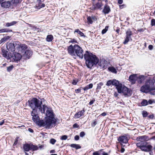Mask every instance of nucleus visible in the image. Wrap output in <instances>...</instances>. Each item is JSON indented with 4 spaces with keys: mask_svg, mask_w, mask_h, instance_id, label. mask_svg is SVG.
I'll list each match as a JSON object with an SVG mask.
<instances>
[{
    "mask_svg": "<svg viewBox=\"0 0 155 155\" xmlns=\"http://www.w3.org/2000/svg\"><path fill=\"white\" fill-rule=\"evenodd\" d=\"M56 141V140L53 138H51L50 140V143L52 144H54Z\"/></svg>",
    "mask_w": 155,
    "mask_h": 155,
    "instance_id": "ea45409f",
    "label": "nucleus"
},
{
    "mask_svg": "<svg viewBox=\"0 0 155 155\" xmlns=\"http://www.w3.org/2000/svg\"><path fill=\"white\" fill-rule=\"evenodd\" d=\"M103 5V4L101 2H98L95 4L93 3L92 6L90 8L93 11L98 9H102L101 7Z\"/></svg>",
    "mask_w": 155,
    "mask_h": 155,
    "instance_id": "9d476101",
    "label": "nucleus"
},
{
    "mask_svg": "<svg viewBox=\"0 0 155 155\" xmlns=\"http://www.w3.org/2000/svg\"><path fill=\"white\" fill-rule=\"evenodd\" d=\"M91 17L92 19L94 21H96L97 20V18L95 16H92Z\"/></svg>",
    "mask_w": 155,
    "mask_h": 155,
    "instance_id": "13d9d810",
    "label": "nucleus"
},
{
    "mask_svg": "<svg viewBox=\"0 0 155 155\" xmlns=\"http://www.w3.org/2000/svg\"><path fill=\"white\" fill-rule=\"evenodd\" d=\"M123 0H118V2L120 4H121L123 3Z\"/></svg>",
    "mask_w": 155,
    "mask_h": 155,
    "instance_id": "338daca9",
    "label": "nucleus"
},
{
    "mask_svg": "<svg viewBox=\"0 0 155 155\" xmlns=\"http://www.w3.org/2000/svg\"><path fill=\"white\" fill-rule=\"evenodd\" d=\"M76 33H77L81 36L83 37H86V36L84 35V34L80 31L79 29H76L75 30L74 32V34H75Z\"/></svg>",
    "mask_w": 155,
    "mask_h": 155,
    "instance_id": "a878e982",
    "label": "nucleus"
},
{
    "mask_svg": "<svg viewBox=\"0 0 155 155\" xmlns=\"http://www.w3.org/2000/svg\"><path fill=\"white\" fill-rule=\"evenodd\" d=\"M148 48L150 50H152L153 48V46L152 45H149Z\"/></svg>",
    "mask_w": 155,
    "mask_h": 155,
    "instance_id": "6e6d98bb",
    "label": "nucleus"
},
{
    "mask_svg": "<svg viewBox=\"0 0 155 155\" xmlns=\"http://www.w3.org/2000/svg\"><path fill=\"white\" fill-rule=\"evenodd\" d=\"M75 91L76 93H80L81 92V89H79V88L78 89L75 90Z\"/></svg>",
    "mask_w": 155,
    "mask_h": 155,
    "instance_id": "bf43d9fd",
    "label": "nucleus"
},
{
    "mask_svg": "<svg viewBox=\"0 0 155 155\" xmlns=\"http://www.w3.org/2000/svg\"><path fill=\"white\" fill-rule=\"evenodd\" d=\"M18 137H17L16 138L15 140V142L13 144V145H16L17 144V143L18 142Z\"/></svg>",
    "mask_w": 155,
    "mask_h": 155,
    "instance_id": "5fc2aeb1",
    "label": "nucleus"
},
{
    "mask_svg": "<svg viewBox=\"0 0 155 155\" xmlns=\"http://www.w3.org/2000/svg\"><path fill=\"white\" fill-rule=\"evenodd\" d=\"M126 38L123 42L124 44H127L130 40L132 41L131 36L132 35V32L130 30H128L126 33Z\"/></svg>",
    "mask_w": 155,
    "mask_h": 155,
    "instance_id": "1a4fd4ad",
    "label": "nucleus"
},
{
    "mask_svg": "<svg viewBox=\"0 0 155 155\" xmlns=\"http://www.w3.org/2000/svg\"><path fill=\"white\" fill-rule=\"evenodd\" d=\"M98 65L100 67L101 69H106L107 68L108 64L107 62L105 60H101L98 63Z\"/></svg>",
    "mask_w": 155,
    "mask_h": 155,
    "instance_id": "9b49d317",
    "label": "nucleus"
},
{
    "mask_svg": "<svg viewBox=\"0 0 155 155\" xmlns=\"http://www.w3.org/2000/svg\"><path fill=\"white\" fill-rule=\"evenodd\" d=\"M124 151H125L124 148L122 147H121V150H120L121 152L122 153H123Z\"/></svg>",
    "mask_w": 155,
    "mask_h": 155,
    "instance_id": "774afa93",
    "label": "nucleus"
},
{
    "mask_svg": "<svg viewBox=\"0 0 155 155\" xmlns=\"http://www.w3.org/2000/svg\"><path fill=\"white\" fill-rule=\"evenodd\" d=\"M48 108L47 106L45 105L44 104L42 105V107H41V108L39 107L38 109H39V110L40 111H41L42 113H45V111L46 109H47Z\"/></svg>",
    "mask_w": 155,
    "mask_h": 155,
    "instance_id": "393cba45",
    "label": "nucleus"
},
{
    "mask_svg": "<svg viewBox=\"0 0 155 155\" xmlns=\"http://www.w3.org/2000/svg\"><path fill=\"white\" fill-rule=\"evenodd\" d=\"M85 112V110L84 109L82 110L78 111L76 113L74 116V117L75 118H80L81 116H82L84 113Z\"/></svg>",
    "mask_w": 155,
    "mask_h": 155,
    "instance_id": "6ab92c4d",
    "label": "nucleus"
},
{
    "mask_svg": "<svg viewBox=\"0 0 155 155\" xmlns=\"http://www.w3.org/2000/svg\"><path fill=\"white\" fill-rule=\"evenodd\" d=\"M38 149V147L37 146L31 144V150L32 151H35L37 150Z\"/></svg>",
    "mask_w": 155,
    "mask_h": 155,
    "instance_id": "72a5a7b5",
    "label": "nucleus"
},
{
    "mask_svg": "<svg viewBox=\"0 0 155 155\" xmlns=\"http://www.w3.org/2000/svg\"><path fill=\"white\" fill-rule=\"evenodd\" d=\"M77 81L76 80H73L72 82V84L74 85H75L77 84Z\"/></svg>",
    "mask_w": 155,
    "mask_h": 155,
    "instance_id": "de8ad7c7",
    "label": "nucleus"
},
{
    "mask_svg": "<svg viewBox=\"0 0 155 155\" xmlns=\"http://www.w3.org/2000/svg\"><path fill=\"white\" fill-rule=\"evenodd\" d=\"M29 105L31 108L33 110H36V108H41L42 104V101H40L36 98H33L31 100L28 101Z\"/></svg>",
    "mask_w": 155,
    "mask_h": 155,
    "instance_id": "7ed1b4c3",
    "label": "nucleus"
},
{
    "mask_svg": "<svg viewBox=\"0 0 155 155\" xmlns=\"http://www.w3.org/2000/svg\"><path fill=\"white\" fill-rule=\"evenodd\" d=\"M68 138V136L66 135H64L62 136L60 138L61 140H65Z\"/></svg>",
    "mask_w": 155,
    "mask_h": 155,
    "instance_id": "a19ab883",
    "label": "nucleus"
},
{
    "mask_svg": "<svg viewBox=\"0 0 155 155\" xmlns=\"http://www.w3.org/2000/svg\"><path fill=\"white\" fill-rule=\"evenodd\" d=\"M12 30L7 28H3L0 29V33L3 32H11Z\"/></svg>",
    "mask_w": 155,
    "mask_h": 155,
    "instance_id": "c756f323",
    "label": "nucleus"
},
{
    "mask_svg": "<svg viewBox=\"0 0 155 155\" xmlns=\"http://www.w3.org/2000/svg\"><path fill=\"white\" fill-rule=\"evenodd\" d=\"M116 85H114V86L116 87L117 92L119 93H121L122 92V84L120 83L117 80V83Z\"/></svg>",
    "mask_w": 155,
    "mask_h": 155,
    "instance_id": "a211bd4d",
    "label": "nucleus"
},
{
    "mask_svg": "<svg viewBox=\"0 0 155 155\" xmlns=\"http://www.w3.org/2000/svg\"><path fill=\"white\" fill-rule=\"evenodd\" d=\"M87 20L88 22L90 24H92L93 23V21L91 17L90 16H89L87 18Z\"/></svg>",
    "mask_w": 155,
    "mask_h": 155,
    "instance_id": "4c0bfd02",
    "label": "nucleus"
},
{
    "mask_svg": "<svg viewBox=\"0 0 155 155\" xmlns=\"http://www.w3.org/2000/svg\"><path fill=\"white\" fill-rule=\"evenodd\" d=\"M89 89L93 87V85L92 84H90L89 85H87Z\"/></svg>",
    "mask_w": 155,
    "mask_h": 155,
    "instance_id": "4d7b16f0",
    "label": "nucleus"
},
{
    "mask_svg": "<svg viewBox=\"0 0 155 155\" xmlns=\"http://www.w3.org/2000/svg\"><path fill=\"white\" fill-rule=\"evenodd\" d=\"M27 48V46L25 44H21L19 42V43L17 44L16 49L19 52L23 53Z\"/></svg>",
    "mask_w": 155,
    "mask_h": 155,
    "instance_id": "6e6552de",
    "label": "nucleus"
},
{
    "mask_svg": "<svg viewBox=\"0 0 155 155\" xmlns=\"http://www.w3.org/2000/svg\"><path fill=\"white\" fill-rule=\"evenodd\" d=\"M136 145L137 147H139L141 150L146 152L150 151L152 148V146L150 144L148 145L147 142H144L142 143H137Z\"/></svg>",
    "mask_w": 155,
    "mask_h": 155,
    "instance_id": "20e7f679",
    "label": "nucleus"
},
{
    "mask_svg": "<svg viewBox=\"0 0 155 155\" xmlns=\"http://www.w3.org/2000/svg\"><path fill=\"white\" fill-rule=\"evenodd\" d=\"M20 0H12V1L13 2V3H14L15 4L18 3L19 2Z\"/></svg>",
    "mask_w": 155,
    "mask_h": 155,
    "instance_id": "864d4df0",
    "label": "nucleus"
},
{
    "mask_svg": "<svg viewBox=\"0 0 155 155\" xmlns=\"http://www.w3.org/2000/svg\"><path fill=\"white\" fill-rule=\"evenodd\" d=\"M79 136L78 135H76L74 137V140H78L79 139Z\"/></svg>",
    "mask_w": 155,
    "mask_h": 155,
    "instance_id": "3c124183",
    "label": "nucleus"
},
{
    "mask_svg": "<svg viewBox=\"0 0 155 155\" xmlns=\"http://www.w3.org/2000/svg\"><path fill=\"white\" fill-rule=\"evenodd\" d=\"M46 115L47 116L46 118H55L54 117V115L53 112L51 110L50 108H48L47 110L46 113Z\"/></svg>",
    "mask_w": 155,
    "mask_h": 155,
    "instance_id": "4468645a",
    "label": "nucleus"
},
{
    "mask_svg": "<svg viewBox=\"0 0 155 155\" xmlns=\"http://www.w3.org/2000/svg\"><path fill=\"white\" fill-rule=\"evenodd\" d=\"M142 115L143 117H146L148 115L147 112L146 111L143 110L142 112Z\"/></svg>",
    "mask_w": 155,
    "mask_h": 155,
    "instance_id": "58836bf2",
    "label": "nucleus"
},
{
    "mask_svg": "<svg viewBox=\"0 0 155 155\" xmlns=\"http://www.w3.org/2000/svg\"><path fill=\"white\" fill-rule=\"evenodd\" d=\"M108 70L113 73L116 74L117 73L116 70L114 67H108Z\"/></svg>",
    "mask_w": 155,
    "mask_h": 155,
    "instance_id": "cd10ccee",
    "label": "nucleus"
},
{
    "mask_svg": "<svg viewBox=\"0 0 155 155\" xmlns=\"http://www.w3.org/2000/svg\"><path fill=\"white\" fill-rule=\"evenodd\" d=\"M122 91V93L125 96L128 95L130 92V90L125 86L123 87Z\"/></svg>",
    "mask_w": 155,
    "mask_h": 155,
    "instance_id": "aec40b11",
    "label": "nucleus"
},
{
    "mask_svg": "<svg viewBox=\"0 0 155 155\" xmlns=\"http://www.w3.org/2000/svg\"><path fill=\"white\" fill-rule=\"evenodd\" d=\"M145 77L143 75H140L137 78V80L139 84L143 83L145 80Z\"/></svg>",
    "mask_w": 155,
    "mask_h": 155,
    "instance_id": "5701e85b",
    "label": "nucleus"
},
{
    "mask_svg": "<svg viewBox=\"0 0 155 155\" xmlns=\"http://www.w3.org/2000/svg\"><path fill=\"white\" fill-rule=\"evenodd\" d=\"M108 28V26H106L104 29L102 31V34H105L107 31Z\"/></svg>",
    "mask_w": 155,
    "mask_h": 155,
    "instance_id": "e433bc0d",
    "label": "nucleus"
},
{
    "mask_svg": "<svg viewBox=\"0 0 155 155\" xmlns=\"http://www.w3.org/2000/svg\"><path fill=\"white\" fill-rule=\"evenodd\" d=\"M70 146L71 147L74 148L76 149H80L81 148V146H80L79 144H72L70 145Z\"/></svg>",
    "mask_w": 155,
    "mask_h": 155,
    "instance_id": "2f4dec72",
    "label": "nucleus"
},
{
    "mask_svg": "<svg viewBox=\"0 0 155 155\" xmlns=\"http://www.w3.org/2000/svg\"><path fill=\"white\" fill-rule=\"evenodd\" d=\"M57 121L55 118H45V120H40L39 122V125L40 126H45L46 128L49 129L53 127V124H55Z\"/></svg>",
    "mask_w": 155,
    "mask_h": 155,
    "instance_id": "f03ea898",
    "label": "nucleus"
},
{
    "mask_svg": "<svg viewBox=\"0 0 155 155\" xmlns=\"http://www.w3.org/2000/svg\"><path fill=\"white\" fill-rule=\"evenodd\" d=\"M53 39V37L52 35H47L46 38V40L48 42L51 41Z\"/></svg>",
    "mask_w": 155,
    "mask_h": 155,
    "instance_id": "473e14b6",
    "label": "nucleus"
},
{
    "mask_svg": "<svg viewBox=\"0 0 155 155\" xmlns=\"http://www.w3.org/2000/svg\"><path fill=\"white\" fill-rule=\"evenodd\" d=\"M17 22L16 21H13L10 23H6L5 24V26L7 27H9L15 24Z\"/></svg>",
    "mask_w": 155,
    "mask_h": 155,
    "instance_id": "7c9ffc66",
    "label": "nucleus"
},
{
    "mask_svg": "<svg viewBox=\"0 0 155 155\" xmlns=\"http://www.w3.org/2000/svg\"><path fill=\"white\" fill-rule=\"evenodd\" d=\"M97 124V122L96 121H94L91 124L92 127H94Z\"/></svg>",
    "mask_w": 155,
    "mask_h": 155,
    "instance_id": "8fccbe9b",
    "label": "nucleus"
},
{
    "mask_svg": "<svg viewBox=\"0 0 155 155\" xmlns=\"http://www.w3.org/2000/svg\"><path fill=\"white\" fill-rule=\"evenodd\" d=\"M117 80L115 79H113V80H109L107 82L106 85L108 86L111 85L114 86V85L117 84Z\"/></svg>",
    "mask_w": 155,
    "mask_h": 155,
    "instance_id": "412c9836",
    "label": "nucleus"
},
{
    "mask_svg": "<svg viewBox=\"0 0 155 155\" xmlns=\"http://www.w3.org/2000/svg\"><path fill=\"white\" fill-rule=\"evenodd\" d=\"M10 38V37L9 36L3 37V38H2L1 40L0 41V44L4 43L7 41V40L9 39Z\"/></svg>",
    "mask_w": 155,
    "mask_h": 155,
    "instance_id": "c85d7f7f",
    "label": "nucleus"
},
{
    "mask_svg": "<svg viewBox=\"0 0 155 155\" xmlns=\"http://www.w3.org/2000/svg\"><path fill=\"white\" fill-rule=\"evenodd\" d=\"M155 25V19H153L151 20V25L152 26H153Z\"/></svg>",
    "mask_w": 155,
    "mask_h": 155,
    "instance_id": "c03bdc74",
    "label": "nucleus"
},
{
    "mask_svg": "<svg viewBox=\"0 0 155 155\" xmlns=\"http://www.w3.org/2000/svg\"><path fill=\"white\" fill-rule=\"evenodd\" d=\"M2 54L4 57H6L7 56L8 51L4 49L2 50Z\"/></svg>",
    "mask_w": 155,
    "mask_h": 155,
    "instance_id": "c9c22d12",
    "label": "nucleus"
},
{
    "mask_svg": "<svg viewBox=\"0 0 155 155\" xmlns=\"http://www.w3.org/2000/svg\"><path fill=\"white\" fill-rule=\"evenodd\" d=\"M99 152V151H97L94 152L93 153V155H100Z\"/></svg>",
    "mask_w": 155,
    "mask_h": 155,
    "instance_id": "603ef678",
    "label": "nucleus"
},
{
    "mask_svg": "<svg viewBox=\"0 0 155 155\" xmlns=\"http://www.w3.org/2000/svg\"><path fill=\"white\" fill-rule=\"evenodd\" d=\"M85 135V134L84 131H82L80 134V136L81 137H83Z\"/></svg>",
    "mask_w": 155,
    "mask_h": 155,
    "instance_id": "a18cd8bd",
    "label": "nucleus"
},
{
    "mask_svg": "<svg viewBox=\"0 0 155 155\" xmlns=\"http://www.w3.org/2000/svg\"><path fill=\"white\" fill-rule=\"evenodd\" d=\"M127 135L125 134L124 135L120 136L117 139V140L122 145L123 143H127L128 141V137L127 136Z\"/></svg>",
    "mask_w": 155,
    "mask_h": 155,
    "instance_id": "0eeeda50",
    "label": "nucleus"
},
{
    "mask_svg": "<svg viewBox=\"0 0 155 155\" xmlns=\"http://www.w3.org/2000/svg\"><path fill=\"white\" fill-rule=\"evenodd\" d=\"M28 130L30 132L32 133L34 131L33 129L31 128H29L28 129Z\"/></svg>",
    "mask_w": 155,
    "mask_h": 155,
    "instance_id": "69168bd1",
    "label": "nucleus"
},
{
    "mask_svg": "<svg viewBox=\"0 0 155 155\" xmlns=\"http://www.w3.org/2000/svg\"><path fill=\"white\" fill-rule=\"evenodd\" d=\"M83 90H84V91H86L89 89V88H88V87L87 85L86 86L84 87L83 88Z\"/></svg>",
    "mask_w": 155,
    "mask_h": 155,
    "instance_id": "052dcab7",
    "label": "nucleus"
},
{
    "mask_svg": "<svg viewBox=\"0 0 155 155\" xmlns=\"http://www.w3.org/2000/svg\"><path fill=\"white\" fill-rule=\"evenodd\" d=\"M148 104H151L153 103V101L151 100L150 99L148 101Z\"/></svg>",
    "mask_w": 155,
    "mask_h": 155,
    "instance_id": "680f3d73",
    "label": "nucleus"
},
{
    "mask_svg": "<svg viewBox=\"0 0 155 155\" xmlns=\"http://www.w3.org/2000/svg\"><path fill=\"white\" fill-rule=\"evenodd\" d=\"M148 140V137L146 135L139 136L137 138V140L139 141L138 143H142L144 142H147L146 141Z\"/></svg>",
    "mask_w": 155,
    "mask_h": 155,
    "instance_id": "f8f14e48",
    "label": "nucleus"
},
{
    "mask_svg": "<svg viewBox=\"0 0 155 155\" xmlns=\"http://www.w3.org/2000/svg\"><path fill=\"white\" fill-rule=\"evenodd\" d=\"M45 6V5L44 3H42L41 2L38 3V5H36L35 6V8L37 9H40L41 8L44 7Z\"/></svg>",
    "mask_w": 155,
    "mask_h": 155,
    "instance_id": "bb28decb",
    "label": "nucleus"
},
{
    "mask_svg": "<svg viewBox=\"0 0 155 155\" xmlns=\"http://www.w3.org/2000/svg\"><path fill=\"white\" fill-rule=\"evenodd\" d=\"M19 43V41H15L13 43L8 42L7 44L6 48L9 51H15V48H16L17 44Z\"/></svg>",
    "mask_w": 155,
    "mask_h": 155,
    "instance_id": "39448f33",
    "label": "nucleus"
},
{
    "mask_svg": "<svg viewBox=\"0 0 155 155\" xmlns=\"http://www.w3.org/2000/svg\"><path fill=\"white\" fill-rule=\"evenodd\" d=\"M32 117V120L35 123H37L40 121L37 110H33L31 113Z\"/></svg>",
    "mask_w": 155,
    "mask_h": 155,
    "instance_id": "423d86ee",
    "label": "nucleus"
},
{
    "mask_svg": "<svg viewBox=\"0 0 155 155\" xmlns=\"http://www.w3.org/2000/svg\"><path fill=\"white\" fill-rule=\"evenodd\" d=\"M21 55L20 54L16 52H13L12 54V58L14 61H18L20 60Z\"/></svg>",
    "mask_w": 155,
    "mask_h": 155,
    "instance_id": "ddd939ff",
    "label": "nucleus"
},
{
    "mask_svg": "<svg viewBox=\"0 0 155 155\" xmlns=\"http://www.w3.org/2000/svg\"><path fill=\"white\" fill-rule=\"evenodd\" d=\"M13 68V66L12 65L10 66L7 68V71L8 72H10L12 70Z\"/></svg>",
    "mask_w": 155,
    "mask_h": 155,
    "instance_id": "79ce46f5",
    "label": "nucleus"
},
{
    "mask_svg": "<svg viewBox=\"0 0 155 155\" xmlns=\"http://www.w3.org/2000/svg\"><path fill=\"white\" fill-rule=\"evenodd\" d=\"M68 53L72 56H75L76 55L80 58H83V50L82 48L78 45H75L74 46L70 45L68 49ZM84 58L87 67L91 68L94 65H96L98 63L99 59L95 55L88 51H86L84 54Z\"/></svg>",
    "mask_w": 155,
    "mask_h": 155,
    "instance_id": "f257e3e1",
    "label": "nucleus"
},
{
    "mask_svg": "<svg viewBox=\"0 0 155 155\" xmlns=\"http://www.w3.org/2000/svg\"><path fill=\"white\" fill-rule=\"evenodd\" d=\"M110 11V7L107 5V4L105 5L103 10V12L105 14H107Z\"/></svg>",
    "mask_w": 155,
    "mask_h": 155,
    "instance_id": "4be33fe9",
    "label": "nucleus"
},
{
    "mask_svg": "<svg viewBox=\"0 0 155 155\" xmlns=\"http://www.w3.org/2000/svg\"><path fill=\"white\" fill-rule=\"evenodd\" d=\"M150 90V86L149 84L142 86L140 89V91L143 93H147Z\"/></svg>",
    "mask_w": 155,
    "mask_h": 155,
    "instance_id": "2eb2a0df",
    "label": "nucleus"
},
{
    "mask_svg": "<svg viewBox=\"0 0 155 155\" xmlns=\"http://www.w3.org/2000/svg\"><path fill=\"white\" fill-rule=\"evenodd\" d=\"M148 117L149 118L151 119H153L154 118V116L153 114H151L150 115L148 116Z\"/></svg>",
    "mask_w": 155,
    "mask_h": 155,
    "instance_id": "49530a36",
    "label": "nucleus"
},
{
    "mask_svg": "<svg viewBox=\"0 0 155 155\" xmlns=\"http://www.w3.org/2000/svg\"><path fill=\"white\" fill-rule=\"evenodd\" d=\"M23 147L25 151H29L31 150V144L26 143L24 145Z\"/></svg>",
    "mask_w": 155,
    "mask_h": 155,
    "instance_id": "b1692460",
    "label": "nucleus"
},
{
    "mask_svg": "<svg viewBox=\"0 0 155 155\" xmlns=\"http://www.w3.org/2000/svg\"><path fill=\"white\" fill-rule=\"evenodd\" d=\"M24 56L26 58H29L32 54V51L31 49L27 48L24 51Z\"/></svg>",
    "mask_w": 155,
    "mask_h": 155,
    "instance_id": "f3484780",
    "label": "nucleus"
},
{
    "mask_svg": "<svg viewBox=\"0 0 155 155\" xmlns=\"http://www.w3.org/2000/svg\"><path fill=\"white\" fill-rule=\"evenodd\" d=\"M95 101V100L94 99L91 100L89 103V104L91 105L94 104V102Z\"/></svg>",
    "mask_w": 155,
    "mask_h": 155,
    "instance_id": "09e8293b",
    "label": "nucleus"
},
{
    "mask_svg": "<svg viewBox=\"0 0 155 155\" xmlns=\"http://www.w3.org/2000/svg\"><path fill=\"white\" fill-rule=\"evenodd\" d=\"M141 104L143 106H146L148 104V101L146 99H143L141 102Z\"/></svg>",
    "mask_w": 155,
    "mask_h": 155,
    "instance_id": "f704fd0d",
    "label": "nucleus"
},
{
    "mask_svg": "<svg viewBox=\"0 0 155 155\" xmlns=\"http://www.w3.org/2000/svg\"><path fill=\"white\" fill-rule=\"evenodd\" d=\"M73 127L74 128H78V125L77 124H75L73 125Z\"/></svg>",
    "mask_w": 155,
    "mask_h": 155,
    "instance_id": "0e129e2a",
    "label": "nucleus"
},
{
    "mask_svg": "<svg viewBox=\"0 0 155 155\" xmlns=\"http://www.w3.org/2000/svg\"><path fill=\"white\" fill-rule=\"evenodd\" d=\"M70 43L77 42V41L75 39H73L69 41Z\"/></svg>",
    "mask_w": 155,
    "mask_h": 155,
    "instance_id": "e2e57ef3",
    "label": "nucleus"
},
{
    "mask_svg": "<svg viewBox=\"0 0 155 155\" xmlns=\"http://www.w3.org/2000/svg\"><path fill=\"white\" fill-rule=\"evenodd\" d=\"M103 84V83L102 82H100L97 84V89H100L101 88V86Z\"/></svg>",
    "mask_w": 155,
    "mask_h": 155,
    "instance_id": "37998d69",
    "label": "nucleus"
},
{
    "mask_svg": "<svg viewBox=\"0 0 155 155\" xmlns=\"http://www.w3.org/2000/svg\"><path fill=\"white\" fill-rule=\"evenodd\" d=\"M137 76L136 74H133L130 75L129 78V80L132 84L135 83L137 80Z\"/></svg>",
    "mask_w": 155,
    "mask_h": 155,
    "instance_id": "dca6fc26",
    "label": "nucleus"
}]
</instances>
